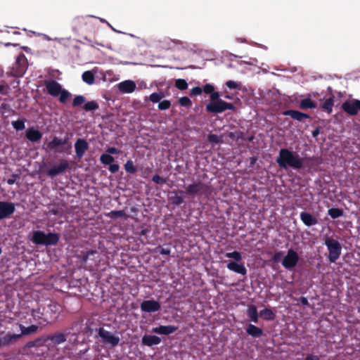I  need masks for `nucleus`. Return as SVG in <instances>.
Listing matches in <instances>:
<instances>
[{
  "instance_id": "obj_47",
  "label": "nucleus",
  "mask_w": 360,
  "mask_h": 360,
  "mask_svg": "<svg viewBox=\"0 0 360 360\" xmlns=\"http://www.w3.org/2000/svg\"><path fill=\"white\" fill-rule=\"evenodd\" d=\"M179 103L184 107L190 108L192 103L190 98L187 96H183L179 98Z\"/></svg>"
},
{
  "instance_id": "obj_24",
  "label": "nucleus",
  "mask_w": 360,
  "mask_h": 360,
  "mask_svg": "<svg viewBox=\"0 0 360 360\" xmlns=\"http://www.w3.org/2000/svg\"><path fill=\"white\" fill-rule=\"evenodd\" d=\"M227 268L235 273L240 274L241 275H245L247 274V269L243 264H238L236 262L231 261L227 264Z\"/></svg>"
},
{
  "instance_id": "obj_11",
  "label": "nucleus",
  "mask_w": 360,
  "mask_h": 360,
  "mask_svg": "<svg viewBox=\"0 0 360 360\" xmlns=\"http://www.w3.org/2000/svg\"><path fill=\"white\" fill-rule=\"evenodd\" d=\"M141 311L146 313H154L160 310V303L153 299L144 300L140 305Z\"/></svg>"
},
{
  "instance_id": "obj_58",
  "label": "nucleus",
  "mask_w": 360,
  "mask_h": 360,
  "mask_svg": "<svg viewBox=\"0 0 360 360\" xmlns=\"http://www.w3.org/2000/svg\"><path fill=\"white\" fill-rule=\"evenodd\" d=\"M109 171L112 173V174H115L116 172H117L120 169V166L119 165L117 164H112L111 163L110 165H109Z\"/></svg>"
},
{
  "instance_id": "obj_37",
  "label": "nucleus",
  "mask_w": 360,
  "mask_h": 360,
  "mask_svg": "<svg viewBox=\"0 0 360 360\" xmlns=\"http://www.w3.org/2000/svg\"><path fill=\"white\" fill-rule=\"evenodd\" d=\"M32 316L33 317V319L35 320V321H37L39 322V323H41L43 322H45L46 321L44 318H43V316H44V314L43 312H41L40 311L39 309H32Z\"/></svg>"
},
{
  "instance_id": "obj_5",
  "label": "nucleus",
  "mask_w": 360,
  "mask_h": 360,
  "mask_svg": "<svg viewBox=\"0 0 360 360\" xmlns=\"http://www.w3.org/2000/svg\"><path fill=\"white\" fill-rule=\"evenodd\" d=\"M324 244L328 250V259L330 262L335 263L339 259L342 253L341 244L335 239L331 237H327L325 239Z\"/></svg>"
},
{
  "instance_id": "obj_34",
  "label": "nucleus",
  "mask_w": 360,
  "mask_h": 360,
  "mask_svg": "<svg viewBox=\"0 0 360 360\" xmlns=\"http://www.w3.org/2000/svg\"><path fill=\"white\" fill-rule=\"evenodd\" d=\"M328 214L332 219H337L344 214V211L340 208L333 207L328 210Z\"/></svg>"
},
{
  "instance_id": "obj_12",
  "label": "nucleus",
  "mask_w": 360,
  "mask_h": 360,
  "mask_svg": "<svg viewBox=\"0 0 360 360\" xmlns=\"http://www.w3.org/2000/svg\"><path fill=\"white\" fill-rule=\"evenodd\" d=\"M70 333V329L68 328L65 330V332H56L48 335L45 340H49L54 345H58L64 343L67 340Z\"/></svg>"
},
{
  "instance_id": "obj_2",
  "label": "nucleus",
  "mask_w": 360,
  "mask_h": 360,
  "mask_svg": "<svg viewBox=\"0 0 360 360\" xmlns=\"http://www.w3.org/2000/svg\"><path fill=\"white\" fill-rule=\"evenodd\" d=\"M60 236L56 233H46L42 231H34L30 240L37 245L51 246L56 245Z\"/></svg>"
},
{
  "instance_id": "obj_33",
  "label": "nucleus",
  "mask_w": 360,
  "mask_h": 360,
  "mask_svg": "<svg viewBox=\"0 0 360 360\" xmlns=\"http://www.w3.org/2000/svg\"><path fill=\"white\" fill-rule=\"evenodd\" d=\"M82 79L86 84L91 85L95 82L94 75L91 71H85L82 74Z\"/></svg>"
},
{
  "instance_id": "obj_25",
  "label": "nucleus",
  "mask_w": 360,
  "mask_h": 360,
  "mask_svg": "<svg viewBox=\"0 0 360 360\" xmlns=\"http://www.w3.org/2000/svg\"><path fill=\"white\" fill-rule=\"evenodd\" d=\"M98 328L96 327V323L94 321L93 319H89L85 323V327L84 328L82 333L84 335L91 336L93 335L94 332H98Z\"/></svg>"
},
{
  "instance_id": "obj_31",
  "label": "nucleus",
  "mask_w": 360,
  "mask_h": 360,
  "mask_svg": "<svg viewBox=\"0 0 360 360\" xmlns=\"http://www.w3.org/2000/svg\"><path fill=\"white\" fill-rule=\"evenodd\" d=\"M300 108L302 110L313 109L316 108V105L310 98H307L301 100L300 103Z\"/></svg>"
},
{
  "instance_id": "obj_50",
  "label": "nucleus",
  "mask_w": 360,
  "mask_h": 360,
  "mask_svg": "<svg viewBox=\"0 0 360 360\" xmlns=\"http://www.w3.org/2000/svg\"><path fill=\"white\" fill-rule=\"evenodd\" d=\"M207 140L209 142L214 143H219L222 141L221 138L214 134H209L207 136Z\"/></svg>"
},
{
  "instance_id": "obj_39",
  "label": "nucleus",
  "mask_w": 360,
  "mask_h": 360,
  "mask_svg": "<svg viewBox=\"0 0 360 360\" xmlns=\"http://www.w3.org/2000/svg\"><path fill=\"white\" fill-rule=\"evenodd\" d=\"M124 169L127 173L135 174L137 171L136 167L134 165L132 160H129L124 164Z\"/></svg>"
},
{
  "instance_id": "obj_52",
  "label": "nucleus",
  "mask_w": 360,
  "mask_h": 360,
  "mask_svg": "<svg viewBox=\"0 0 360 360\" xmlns=\"http://www.w3.org/2000/svg\"><path fill=\"white\" fill-rule=\"evenodd\" d=\"M226 85L229 89H240V84H238L232 80H229L226 82Z\"/></svg>"
},
{
  "instance_id": "obj_10",
  "label": "nucleus",
  "mask_w": 360,
  "mask_h": 360,
  "mask_svg": "<svg viewBox=\"0 0 360 360\" xmlns=\"http://www.w3.org/2000/svg\"><path fill=\"white\" fill-rule=\"evenodd\" d=\"M298 261V254L293 249H289L282 261V265L287 269H291L297 265Z\"/></svg>"
},
{
  "instance_id": "obj_45",
  "label": "nucleus",
  "mask_w": 360,
  "mask_h": 360,
  "mask_svg": "<svg viewBox=\"0 0 360 360\" xmlns=\"http://www.w3.org/2000/svg\"><path fill=\"white\" fill-rule=\"evenodd\" d=\"M59 96V101L61 103H65L68 98L71 96V94L68 90L63 89Z\"/></svg>"
},
{
  "instance_id": "obj_59",
  "label": "nucleus",
  "mask_w": 360,
  "mask_h": 360,
  "mask_svg": "<svg viewBox=\"0 0 360 360\" xmlns=\"http://www.w3.org/2000/svg\"><path fill=\"white\" fill-rule=\"evenodd\" d=\"M106 152V154H109L111 155L112 154H118L120 153V150L115 147H109L107 148Z\"/></svg>"
},
{
  "instance_id": "obj_26",
  "label": "nucleus",
  "mask_w": 360,
  "mask_h": 360,
  "mask_svg": "<svg viewBox=\"0 0 360 360\" xmlns=\"http://www.w3.org/2000/svg\"><path fill=\"white\" fill-rule=\"evenodd\" d=\"M246 333L253 338H259L263 335L262 329L252 324L247 326Z\"/></svg>"
},
{
  "instance_id": "obj_46",
  "label": "nucleus",
  "mask_w": 360,
  "mask_h": 360,
  "mask_svg": "<svg viewBox=\"0 0 360 360\" xmlns=\"http://www.w3.org/2000/svg\"><path fill=\"white\" fill-rule=\"evenodd\" d=\"M225 256L228 258H232L236 261L238 262L242 259V255L240 252L233 251L232 252H227Z\"/></svg>"
},
{
  "instance_id": "obj_19",
  "label": "nucleus",
  "mask_w": 360,
  "mask_h": 360,
  "mask_svg": "<svg viewBox=\"0 0 360 360\" xmlns=\"http://www.w3.org/2000/svg\"><path fill=\"white\" fill-rule=\"evenodd\" d=\"M300 219L307 226H311L318 224V219L311 214L307 212H302L300 214Z\"/></svg>"
},
{
  "instance_id": "obj_35",
  "label": "nucleus",
  "mask_w": 360,
  "mask_h": 360,
  "mask_svg": "<svg viewBox=\"0 0 360 360\" xmlns=\"http://www.w3.org/2000/svg\"><path fill=\"white\" fill-rule=\"evenodd\" d=\"M99 106L96 101H91L85 103L82 107L83 110L89 112V111H95L98 109Z\"/></svg>"
},
{
  "instance_id": "obj_57",
  "label": "nucleus",
  "mask_w": 360,
  "mask_h": 360,
  "mask_svg": "<svg viewBox=\"0 0 360 360\" xmlns=\"http://www.w3.org/2000/svg\"><path fill=\"white\" fill-rule=\"evenodd\" d=\"M283 255V252L282 251L276 252L272 257V261L274 262H278Z\"/></svg>"
},
{
  "instance_id": "obj_3",
  "label": "nucleus",
  "mask_w": 360,
  "mask_h": 360,
  "mask_svg": "<svg viewBox=\"0 0 360 360\" xmlns=\"http://www.w3.org/2000/svg\"><path fill=\"white\" fill-rule=\"evenodd\" d=\"M212 193L211 186L202 182L195 181L186 187L185 193L191 196L207 198Z\"/></svg>"
},
{
  "instance_id": "obj_23",
  "label": "nucleus",
  "mask_w": 360,
  "mask_h": 360,
  "mask_svg": "<svg viewBox=\"0 0 360 360\" xmlns=\"http://www.w3.org/2000/svg\"><path fill=\"white\" fill-rule=\"evenodd\" d=\"M25 136L32 142H37L41 139L42 133L34 127H30L27 130Z\"/></svg>"
},
{
  "instance_id": "obj_27",
  "label": "nucleus",
  "mask_w": 360,
  "mask_h": 360,
  "mask_svg": "<svg viewBox=\"0 0 360 360\" xmlns=\"http://www.w3.org/2000/svg\"><path fill=\"white\" fill-rule=\"evenodd\" d=\"M247 315L251 321L255 323L258 322V312L256 306L250 305L247 310Z\"/></svg>"
},
{
  "instance_id": "obj_32",
  "label": "nucleus",
  "mask_w": 360,
  "mask_h": 360,
  "mask_svg": "<svg viewBox=\"0 0 360 360\" xmlns=\"http://www.w3.org/2000/svg\"><path fill=\"white\" fill-rule=\"evenodd\" d=\"M107 217L111 219H116L118 217H123L124 219L128 218V215L126 214L124 210H112L105 214Z\"/></svg>"
},
{
  "instance_id": "obj_62",
  "label": "nucleus",
  "mask_w": 360,
  "mask_h": 360,
  "mask_svg": "<svg viewBox=\"0 0 360 360\" xmlns=\"http://www.w3.org/2000/svg\"><path fill=\"white\" fill-rule=\"evenodd\" d=\"M299 300L300 303L304 306H308L309 304L307 298L305 297H300Z\"/></svg>"
},
{
  "instance_id": "obj_55",
  "label": "nucleus",
  "mask_w": 360,
  "mask_h": 360,
  "mask_svg": "<svg viewBox=\"0 0 360 360\" xmlns=\"http://www.w3.org/2000/svg\"><path fill=\"white\" fill-rule=\"evenodd\" d=\"M220 94L218 91H214V90L212 91V93L210 94V102H214L216 101L221 100L219 98Z\"/></svg>"
},
{
  "instance_id": "obj_53",
  "label": "nucleus",
  "mask_w": 360,
  "mask_h": 360,
  "mask_svg": "<svg viewBox=\"0 0 360 360\" xmlns=\"http://www.w3.org/2000/svg\"><path fill=\"white\" fill-rule=\"evenodd\" d=\"M202 89L199 86H195L191 90V96H199L202 94Z\"/></svg>"
},
{
  "instance_id": "obj_9",
  "label": "nucleus",
  "mask_w": 360,
  "mask_h": 360,
  "mask_svg": "<svg viewBox=\"0 0 360 360\" xmlns=\"http://www.w3.org/2000/svg\"><path fill=\"white\" fill-rule=\"evenodd\" d=\"M342 109L349 115H356L360 112V100L346 101L342 104Z\"/></svg>"
},
{
  "instance_id": "obj_64",
  "label": "nucleus",
  "mask_w": 360,
  "mask_h": 360,
  "mask_svg": "<svg viewBox=\"0 0 360 360\" xmlns=\"http://www.w3.org/2000/svg\"><path fill=\"white\" fill-rule=\"evenodd\" d=\"M312 136L316 137L320 134V127H317L314 130L312 131Z\"/></svg>"
},
{
  "instance_id": "obj_18",
  "label": "nucleus",
  "mask_w": 360,
  "mask_h": 360,
  "mask_svg": "<svg viewBox=\"0 0 360 360\" xmlns=\"http://www.w3.org/2000/svg\"><path fill=\"white\" fill-rule=\"evenodd\" d=\"M20 338H21V335L8 333L3 338H0V347H8Z\"/></svg>"
},
{
  "instance_id": "obj_60",
  "label": "nucleus",
  "mask_w": 360,
  "mask_h": 360,
  "mask_svg": "<svg viewBox=\"0 0 360 360\" xmlns=\"http://www.w3.org/2000/svg\"><path fill=\"white\" fill-rule=\"evenodd\" d=\"M0 108L3 109V110H8V112H13V113L15 112V111L7 103H1V106H0Z\"/></svg>"
},
{
  "instance_id": "obj_7",
  "label": "nucleus",
  "mask_w": 360,
  "mask_h": 360,
  "mask_svg": "<svg viewBox=\"0 0 360 360\" xmlns=\"http://www.w3.org/2000/svg\"><path fill=\"white\" fill-rule=\"evenodd\" d=\"M236 107L233 103L226 102L223 100H219L214 102H210L206 105V110L210 113H221L226 110H235Z\"/></svg>"
},
{
  "instance_id": "obj_14",
  "label": "nucleus",
  "mask_w": 360,
  "mask_h": 360,
  "mask_svg": "<svg viewBox=\"0 0 360 360\" xmlns=\"http://www.w3.org/2000/svg\"><path fill=\"white\" fill-rule=\"evenodd\" d=\"M44 84L48 93L53 97L58 96L63 90L61 84L56 80H46Z\"/></svg>"
},
{
  "instance_id": "obj_40",
  "label": "nucleus",
  "mask_w": 360,
  "mask_h": 360,
  "mask_svg": "<svg viewBox=\"0 0 360 360\" xmlns=\"http://www.w3.org/2000/svg\"><path fill=\"white\" fill-rule=\"evenodd\" d=\"M86 101V98L82 95L75 96L73 99L72 105L73 108H77L81 106L82 104H84Z\"/></svg>"
},
{
  "instance_id": "obj_51",
  "label": "nucleus",
  "mask_w": 360,
  "mask_h": 360,
  "mask_svg": "<svg viewBox=\"0 0 360 360\" xmlns=\"http://www.w3.org/2000/svg\"><path fill=\"white\" fill-rule=\"evenodd\" d=\"M81 323L82 322L79 321H75L72 323L71 329L75 330V332L73 333L74 335L77 336L80 333Z\"/></svg>"
},
{
  "instance_id": "obj_56",
  "label": "nucleus",
  "mask_w": 360,
  "mask_h": 360,
  "mask_svg": "<svg viewBox=\"0 0 360 360\" xmlns=\"http://www.w3.org/2000/svg\"><path fill=\"white\" fill-rule=\"evenodd\" d=\"M202 89L205 94H211L214 90V88L212 84H206Z\"/></svg>"
},
{
  "instance_id": "obj_16",
  "label": "nucleus",
  "mask_w": 360,
  "mask_h": 360,
  "mask_svg": "<svg viewBox=\"0 0 360 360\" xmlns=\"http://www.w3.org/2000/svg\"><path fill=\"white\" fill-rule=\"evenodd\" d=\"M75 153L78 159H81L89 149L88 142L83 139H78L75 143Z\"/></svg>"
},
{
  "instance_id": "obj_43",
  "label": "nucleus",
  "mask_w": 360,
  "mask_h": 360,
  "mask_svg": "<svg viewBox=\"0 0 360 360\" xmlns=\"http://www.w3.org/2000/svg\"><path fill=\"white\" fill-rule=\"evenodd\" d=\"M175 86L179 90H186L188 88V83L184 79H178L175 81Z\"/></svg>"
},
{
  "instance_id": "obj_13",
  "label": "nucleus",
  "mask_w": 360,
  "mask_h": 360,
  "mask_svg": "<svg viewBox=\"0 0 360 360\" xmlns=\"http://www.w3.org/2000/svg\"><path fill=\"white\" fill-rule=\"evenodd\" d=\"M15 210V207L13 202L0 201V220L10 217Z\"/></svg>"
},
{
  "instance_id": "obj_1",
  "label": "nucleus",
  "mask_w": 360,
  "mask_h": 360,
  "mask_svg": "<svg viewBox=\"0 0 360 360\" xmlns=\"http://www.w3.org/2000/svg\"><path fill=\"white\" fill-rule=\"evenodd\" d=\"M304 159L298 153L288 148H281L279 150L276 162L281 169H287L289 167L300 170L304 167Z\"/></svg>"
},
{
  "instance_id": "obj_8",
  "label": "nucleus",
  "mask_w": 360,
  "mask_h": 360,
  "mask_svg": "<svg viewBox=\"0 0 360 360\" xmlns=\"http://www.w3.org/2000/svg\"><path fill=\"white\" fill-rule=\"evenodd\" d=\"M96 338H100L101 341L105 345H110L111 347H115L119 345L120 338L114 335L110 331L105 330L103 327L98 329V335L95 336Z\"/></svg>"
},
{
  "instance_id": "obj_61",
  "label": "nucleus",
  "mask_w": 360,
  "mask_h": 360,
  "mask_svg": "<svg viewBox=\"0 0 360 360\" xmlns=\"http://www.w3.org/2000/svg\"><path fill=\"white\" fill-rule=\"evenodd\" d=\"M18 177V174H13L12 175V177L8 179L7 180V183L9 185H13V184H15V181H16V179Z\"/></svg>"
},
{
  "instance_id": "obj_44",
  "label": "nucleus",
  "mask_w": 360,
  "mask_h": 360,
  "mask_svg": "<svg viewBox=\"0 0 360 360\" xmlns=\"http://www.w3.org/2000/svg\"><path fill=\"white\" fill-rule=\"evenodd\" d=\"M165 96L162 93L154 92L150 95L149 99L153 103H158Z\"/></svg>"
},
{
  "instance_id": "obj_42",
  "label": "nucleus",
  "mask_w": 360,
  "mask_h": 360,
  "mask_svg": "<svg viewBox=\"0 0 360 360\" xmlns=\"http://www.w3.org/2000/svg\"><path fill=\"white\" fill-rule=\"evenodd\" d=\"M96 254H97V251L95 250H91L86 252L84 254H83L80 257L81 262L82 264L86 263L88 261V259L90 258L91 256L94 255Z\"/></svg>"
},
{
  "instance_id": "obj_28",
  "label": "nucleus",
  "mask_w": 360,
  "mask_h": 360,
  "mask_svg": "<svg viewBox=\"0 0 360 360\" xmlns=\"http://www.w3.org/2000/svg\"><path fill=\"white\" fill-rule=\"evenodd\" d=\"M334 105V99L333 97H330L326 99L321 104V108L328 114H330L333 111V106Z\"/></svg>"
},
{
  "instance_id": "obj_36",
  "label": "nucleus",
  "mask_w": 360,
  "mask_h": 360,
  "mask_svg": "<svg viewBox=\"0 0 360 360\" xmlns=\"http://www.w3.org/2000/svg\"><path fill=\"white\" fill-rule=\"evenodd\" d=\"M172 193L175 194L174 195L170 196L169 198V200L172 205L179 206L184 202V198L181 196L177 195L176 191H174Z\"/></svg>"
},
{
  "instance_id": "obj_21",
  "label": "nucleus",
  "mask_w": 360,
  "mask_h": 360,
  "mask_svg": "<svg viewBox=\"0 0 360 360\" xmlns=\"http://www.w3.org/2000/svg\"><path fill=\"white\" fill-rule=\"evenodd\" d=\"M118 89L122 93H132L136 89V84L134 81L126 80L118 84Z\"/></svg>"
},
{
  "instance_id": "obj_54",
  "label": "nucleus",
  "mask_w": 360,
  "mask_h": 360,
  "mask_svg": "<svg viewBox=\"0 0 360 360\" xmlns=\"http://www.w3.org/2000/svg\"><path fill=\"white\" fill-rule=\"evenodd\" d=\"M157 252L158 251L160 254L163 255H169L171 252V250L169 248H162L161 246H158L157 248Z\"/></svg>"
},
{
  "instance_id": "obj_15",
  "label": "nucleus",
  "mask_w": 360,
  "mask_h": 360,
  "mask_svg": "<svg viewBox=\"0 0 360 360\" xmlns=\"http://www.w3.org/2000/svg\"><path fill=\"white\" fill-rule=\"evenodd\" d=\"M69 167V164L67 160H62L58 165H54L47 171L48 176L53 177L66 171Z\"/></svg>"
},
{
  "instance_id": "obj_38",
  "label": "nucleus",
  "mask_w": 360,
  "mask_h": 360,
  "mask_svg": "<svg viewBox=\"0 0 360 360\" xmlns=\"http://www.w3.org/2000/svg\"><path fill=\"white\" fill-rule=\"evenodd\" d=\"M100 161L102 164L108 165L115 161V158L109 154L103 153L100 157Z\"/></svg>"
},
{
  "instance_id": "obj_4",
  "label": "nucleus",
  "mask_w": 360,
  "mask_h": 360,
  "mask_svg": "<svg viewBox=\"0 0 360 360\" xmlns=\"http://www.w3.org/2000/svg\"><path fill=\"white\" fill-rule=\"evenodd\" d=\"M47 148L51 150H58L59 153L70 154L72 143L70 142L68 136L64 139L54 136L53 139L48 143Z\"/></svg>"
},
{
  "instance_id": "obj_30",
  "label": "nucleus",
  "mask_w": 360,
  "mask_h": 360,
  "mask_svg": "<svg viewBox=\"0 0 360 360\" xmlns=\"http://www.w3.org/2000/svg\"><path fill=\"white\" fill-rule=\"evenodd\" d=\"M19 326H20V328L21 330V333H20L19 335H21V337L22 335H28L30 334H33V333H36V331L38 329V326L36 325H31L28 327H25V326L20 324Z\"/></svg>"
},
{
  "instance_id": "obj_41",
  "label": "nucleus",
  "mask_w": 360,
  "mask_h": 360,
  "mask_svg": "<svg viewBox=\"0 0 360 360\" xmlns=\"http://www.w3.org/2000/svg\"><path fill=\"white\" fill-rule=\"evenodd\" d=\"M11 124L16 131H22L25 128V120H18L16 121H13Z\"/></svg>"
},
{
  "instance_id": "obj_22",
  "label": "nucleus",
  "mask_w": 360,
  "mask_h": 360,
  "mask_svg": "<svg viewBox=\"0 0 360 360\" xmlns=\"http://www.w3.org/2000/svg\"><path fill=\"white\" fill-rule=\"evenodd\" d=\"M161 342V339L156 335H145L141 339V343L148 347L158 345Z\"/></svg>"
},
{
  "instance_id": "obj_63",
  "label": "nucleus",
  "mask_w": 360,
  "mask_h": 360,
  "mask_svg": "<svg viewBox=\"0 0 360 360\" xmlns=\"http://www.w3.org/2000/svg\"><path fill=\"white\" fill-rule=\"evenodd\" d=\"M304 360H320L319 357L316 355L308 354Z\"/></svg>"
},
{
  "instance_id": "obj_17",
  "label": "nucleus",
  "mask_w": 360,
  "mask_h": 360,
  "mask_svg": "<svg viewBox=\"0 0 360 360\" xmlns=\"http://www.w3.org/2000/svg\"><path fill=\"white\" fill-rule=\"evenodd\" d=\"M178 328V326L173 325L159 326L158 327L153 328L152 332L160 335H168L176 332Z\"/></svg>"
},
{
  "instance_id": "obj_49",
  "label": "nucleus",
  "mask_w": 360,
  "mask_h": 360,
  "mask_svg": "<svg viewBox=\"0 0 360 360\" xmlns=\"http://www.w3.org/2000/svg\"><path fill=\"white\" fill-rule=\"evenodd\" d=\"M152 181L156 184L159 185H162L167 183L166 179L163 178L162 176H160L158 174H155L152 178Z\"/></svg>"
},
{
  "instance_id": "obj_48",
  "label": "nucleus",
  "mask_w": 360,
  "mask_h": 360,
  "mask_svg": "<svg viewBox=\"0 0 360 360\" xmlns=\"http://www.w3.org/2000/svg\"><path fill=\"white\" fill-rule=\"evenodd\" d=\"M171 102L169 100H164L162 101H160L158 104V108L160 110H165L170 108Z\"/></svg>"
},
{
  "instance_id": "obj_6",
  "label": "nucleus",
  "mask_w": 360,
  "mask_h": 360,
  "mask_svg": "<svg viewBox=\"0 0 360 360\" xmlns=\"http://www.w3.org/2000/svg\"><path fill=\"white\" fill-rule=\"evenodd\" d=\"M27 68V60L24 53H20L15 59V63L13 65L10 75L15 77L23 76Z\"/></svg>"
},
{
  "instance_id": "obj_20",
  "label": "nucleus",
  "mask_w": 360,
  "mask_h": 360,
  "mask_svg": "<svg viewBox=\"0 0 360 360\" xmlns=\"http://www.w3.org/2000/svg\"><path fill=\"white\" fill-rule=\"evenodd\" d=\"M283 115L286 116H290L292 119L300 122H302L304 119H308L310 117L309 115L295 110H285L283 112Z\"/></svg>"
},
{
  "instance_id": "obj_29",
  "label": "nucleus",
  "mask_w": 360,
  "mask_h": 360,
  "mask_svg": "<svg viewBox=\"0 0 360 360\" xmlns=\"http://www.w3.org/2000/svg\"><path fill=\"white\" fill-rule=\"evenodd\" d=\"M259 316L264 320L272 321L276 318V314L271 309L265 308L259 311Z\"/></svg>"
}]
</instances>
